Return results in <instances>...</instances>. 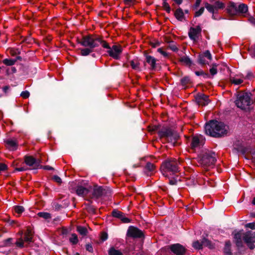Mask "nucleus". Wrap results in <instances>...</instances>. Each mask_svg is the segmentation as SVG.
Instances as JSON below:
<instances>
[{
	"instance_id": "603ef678",
	"label": "nucleus",
	"mask_w": 255,
	"mask_h": 255,
	"mask_svg": "<svg viewBox=\"0 0 255 255\" xmlns=\"http://www.w3.org/2000/svg\"><path fill=\"white\" fill-rule=\"evenodd\" d=\"M245 227L250 228L252 230H255V222L248 223L245 225Z\"/></svg>"
},
{
	"instance_id": "7ed1b4c3",
	"label": "nucleus",
	"mask_w": 255,
	"mask_h": 255,
	"mask_svg": "<svg viewBox=\"0 0 255 255\" xmlns=\"http://www.w3.org/2000/svg\"><path fill=\"white\" fill-rule=\"evenodd\" d=\"M216 155L215 152L205 148L198 155V162L204 167L214 165L217 161Z\"/></svg>"
},
{
	"instance_id": "2eb2a0df",
	"label": "nucleus",
	"mask_w": 255,
	"mask_h": 255,
	"mask_svg": "<svg viewBox=\"0 0 255 255\" xmlns=\"http://www.w3.org/2000/svg\"><path fill=\"white\" fill-rule=\"evenodd\" d=\"M170 249L175 255H185L187 252V249L179 243L171 245Z\"/></svg>"
},
{
	"instance_id": "c9c22d12",
	"label": "nucleus",
	"mask_w": 255,
	"mask_h": 255,
	"mask_svg": "<svg viewBox=\"0 0 255 255\" xmlns=\"http://www.w3.org/2000/svg\"><path fill=\"white\" fill-rule=\"evenodd\" d=\"M192 247L196 250H201L203 248L202 240L201 242L199 241H196L192 244Z\"/></svg>"
},
{
	"instance_id": "a18cd8bd",
	"label": "nucleus",
	"mask_w": 255,
	"mask_h": 255,
	"mask_svg": "<svg viewBox=\"0 0 255 255\" xmlns=\"http://www.w3.org/2000/svg\"><path fill=\"white\" fill-rule=\"evenodd\" d=\"M181 82L183 86H185L190 82V79L187 77H184L181 79Z\"/></svg>"
},
{
	"instance_id": "473e14b6",
	"label": "nucleus",
	"mask_w": 255,
	"mask_h": 255,
	"mask_svg": "<svg viewBox=\"0 0 255 255\" xmlns=\"http://www.w3.org/2000/svg\"><path fill=\"white\" fill-rule=\"evenodd\" d=\"M93 51V50L90 48H85L81 49V55L82 56H86L89 55Z\"/></svg>"
},
{
	"instance_id": "393cba45",
	"label": "nucleus",
	"mask_w": 255,
	"mask_h": 255,
	"mask_svg": "<svg viewBox=\"0 0 255 255\" xmlns=\"http://www.w3.org/2000/svg\"><path fill=\"white\" fill-rule=\"evenodd\" d=\"M204 144H190V150L194 152L200 153L201 150H203V145Z\"/></svg>"
},
{
	"instance_id": "f03ea898",
	"label": "nucleus",
	"mask_w": 255,
	"mask_h": 255,
	"mask_svg": "<svg viewBox=\"0 0 255 255\" xmlns=\"http://www.w3.org/2000/svg\"><path fill=\"white\" fill-rule=\"evenodd\" d=\"M228 129L227 126L216 120L210 121L205 126L206 133L214 137H219L227 134Z\"/></svg>"
},
{
	"instance_id": "6ab92c4d",
	"label": "nucleus",
	"mask_w": 255,
	"mask_h": 255,
	"mask_svg": "<svg viewBox=\"0 0 255 255\" xmlns=\"http://www.w3.org/2000/svg\"><path fill=\"white\" fill-rule=\"evenodd\" d=\"M231 242L230 240L225 241V246L223 248V253L225 255H233L231 252Z\"/></svg>"
},
{
	"instance_id": "bb28decb",
	"label": "nucleus",
	"mask_w": 255,
	"mask_h": 255,
	"mask_svg": "<svg viewBox=\"0 0 255 255\" xmlns=\"http://www.w3.org/2000/svg\"><path fill=\"white\" fill-rule=\"evenodd\" d=\"M77 231L82 236H85L88 234V230L85 227L78 226L77 227Z\"/></svg>"
},
{
	"instance_id": "49530a36",
	"label": "nucleus",
	"mask_w": 255,
	"mask_h": 255,
	"mask_svg": "<svg viewBox=\"0 0 255 255\" xmlns=\"http://www.w3.org/2000/svg\"><path fill=\"white\" fill-rule=\"evenodd\" d=\"M210 72L212 75H214L217 73V65L216 64L213 65L212 67L210 69Z\"/></svg>"
},
{
	"instance_id": "58836bf2",
	"label": "nucleus",
	"mask_w": 255,
	"mask_h": 255,
	"mask_svg": "<svg viewBox=\"0 0 255 255\" xmlns=\"http://www.w3.org/2000/svg\"><path fill=\"white\" fill-rule=\"evenodd\" d=\"M15 212L19 214L24 211V208L22 206H15L13 207Z\"/></svg>"
},
{
	"instance_id": "8fccbe9b",
	"label": "nucleus",
	"mask_w": 255,
	"mask_h": 255,
	"mask_svg": "<svg viewBox=\"0 0 255 255\" xmlns=\"http://www.w3.org/2000/svg\"><path fill=\"white\" fill-rule=\"evenodd\" d=\"M52 178L54 181H55L56 182L59 184H60L62 183V179L58 175H54Z\"/></svg>"
},
{
	"instance_id": "de8ad7c7",
	"label": "nucleus",
	"mask_w": 255,
	"mask_h": 255,
	"mask_svg": "<svg viewBox=\"0 0 255 255\" xmlns=\"http://www.w3.org/2000/svg\"><path fill=\"white\" fill-rule=\"evenodd\" d=\"M205 8L204 7H201L198 11H196L195 13V17H198L200 16L204 11Z\"/></svg>"
},
{
	"instance_id": "c03bdc74",
	"label": "nucleus",
	"mask_w": 255,
	"mask_h": 255,
	"mask_svg": "<svg viewBox=\"0 0 255 255\" xmlns=\"http://www.w3.org/2000/svg\"><path fill=\"white\" fill-rule=\"evenodd\" d=\"M163 7L168 13H170L171 9L169 4L167 2H163Z\"/></svg>"
},
{
	"instance_id": "0eeeda50",
	"label": "nucleus",
	"mask_w": 255,
	"mask_h": 255,
	"mask_svg": "<svg viewBox=\"0 0 255 255\" xmlns=\"http://www.w3.org/2000/svg\"><path fill=\"white\" fill-rule=\"evenodd\" d=\"M232 151L234 154H251L255 155V147L252 144H233Z\"/></svg>"
},
{
	"instance_id": "e2e57ef3",
	"label": "nucleus",
	"mask_w": 255,
	"mask_h": 255,
	"mask_svg": "<svg viewBox=\"0 0 255 255\" xmlns=\"http://www.w3.org/2000/svg\"><path fill=\"white\" fill-rule=\"evenodd\" d=\"M177 183V180L175 178H172L169 181V183L171 185H176Z\"/></svg>"
},
{
	"instance_id": "3c124183",
	"label": "nucleus",
	"mask_w": 255,
	"mask_h": 255,
	"mask_svg": "<svg viewBox=\"0 0 255 255\" xmlns=\"http://www.w3.org/2000/svg\"><path fill=\"white\" fill-rule=\"evenodd\" d=\"M121 221L124 223H128L131 222V220L127 217H126L125 214L123 216L122 218L121 219Z\"/></svg>"
},
{
	"instance_id": "aec40b11",
	"label": "nucleus",
	"mask_w": 255,
	"mask_h": 255,
	"mask_svg": "<svg viewBox=\"0 0 255 255\" xmlns=\"http://www.w3.org/2000/svg\"><path fill=\"white\" fill-rule=\"evenodd\" d=\"M206 141L205 138L201 134L196 135L192 137L191 143H204Z\"/></svg>"
},
{
	"instance_id": "774afa93",
	"label": "nucleus",
	"mask_w": 255,
	"mask_h": 255,
	"mask_svg": "<svg viewBox=\"0 0 255 255\" xmlns=\"http://www.w3.org/2000/svg\"><path fill=\"white\" fill-rule=\"evenodd\" d=\"M249 51L251 54H253L255 56V46H252L249 48Z\"/></svg>"
},
{
	"instance_id": "f704fd0d",
	"label": "nucleus",
	"mask_w": 255,
	"mask_h": 255,
	"mask_svg": "<svg viewBox=\"0 0 255 255\" xmlns=\"http://www.w3.org/2000/svg\"><path fill=\"white\" fill-rule=\"evenodd\" d=\"M130 65L132 68L135 70H139V63L136 60H133L130 61Z\"/></svg>"
},
{
	"instance_id": "c85d7f7f",
	"label": "nucleus",
	"mask_w": 255,
	"mask_h": 255,
	"mask_svg": "<svg viewBox=\"0 0 255 255\" xmlns=\"http://www.w3.org/2000/svg\"><path fill=\"white\" fill-rule=\"evenodd\" d=\"M108 254L109 255H123L121 251L116 250L114 247L110 248L108 251Z\"/></svg>"
},
{
	"instance_id": "338daca9",
	"label": "nucleus",
	"mask_w": 255,
	"mask_h": 255,
	"mask_svg": "<svg viewBox=\"0 0 255 255\" xmlns=\"http://www.w3.org/2000/svg\"><path fill=\"white\" fill-rule=\"evenodd\" d=\"M135 0H124L126 4L131 5L133 4Z\"/></svg>"
},
{
	"instance_id": "cd10ccee",
	"label": "nucleus",
	"mask_w": 255,
	"mask_h": 255,
	"mask_svg": "<svg viewBox=\"0 0 255 255\" xmlns=\"http://www.w3.org/2000/svg\"><path fill=\"white\" fill-rule=\"evenodd\" d=\"M111 214L113 217L121 220L123 216L124 215V213L117 209H114L112 211Z\"/></svg>"
},
{
	"instance_id": "6e6552de",
	"label": "nucleus",
	"mask_w": 255,
	"mask_h": 255,
	"mask_svg": "<svg viewBox=\"0 0 255 255\" xmlns=\"http://www.w3.org/2000/svg\"><path fill=\"white\" fill-rule=\"evenodd\" d=\"M112 192V190L108 187L95 184L93 186L91 198L98 199L102 196H109L111 195Z\"/></svg>"
},
{
	"instance_id": "f8f14e48",
	"label": "nucleus",
	"mask_w": 255,
	"mask_h": 255,
	"mask_svg": "<svg viewBox=\"0 0 255 255\" xmlns=\"http://www.w3.org/2000/svg\"><path fill=\"white\" fill-rule=\"evenodd\" d=\"M248 11V6L244 3L240 4L237 5L234 3L230 4L228 8V13L231 15H234L238 13H245Z\"/></svg>"
},
{
	"instance_id": "e433bc0d",
	"label": "nucleus",
	"mask_w": 255,
	"mask_h": 255,
	"mask_svg": "<svg viewBox=\"0 0 255 255\" xmlns=\"http://www.w3.org/2000/svg\"><path fill=\"white\" fill-rule=\"evenodd\" d=\"M69 241L73 245H76L78 243V239L76 234H72L71 237L69 239Z\"/></svg>"
},
{
	"instance_id": "09e8293b",
	"label": "nucleus",
	"mask_w": 255,
	"mask_h": 255,
	"mask_svg": "<svg viewBox=\"0 0 255 255\" xmlns=\"http://www.w3.org/2000/svg\"><path fill=\"white\" fill-rule=\"evenodd\" d=\"M160 128H159L158 127H157L156 126H153L148 127V131L151 133L155 131H157L158 132V130Z\"/></svg>"
},
{
	"instance_id": "4be33fe9",
	"label": "nucleus",
	"mask_w": 255,
	"mask_h": 255,
	"mask_svg": "<svg viewBox=\"0 0 255 255\" xmlns=\"http://www.w3.org/2000/svg\"><path fill=\"white\" fill-rule=\"evenodd\" d=\"M146 61L150 65L152 69L155 68L156 60L155 58L150 55H147L146 56Z\"/></svg>"
},
{
	"instance_id": "412c9836",
	"label": "nucleus",
	"mask_w": 255,
	"mask_h": 255,
	"mask_svg": "<svg viewBox=\"0 0 255 255\" xmlns=\"http://www.w3.org/2000/svg\"><path fill=\"white\" fill-rule=\"evenodd\" d=\"M174 16L179 21H182L185 19L184 12L181 8H178L175 10Z\"/></svg>"
},
{
	"instance_id": "a878e982",
	"label": "nucleus",
	"mask_w": 255,
	"mask_h": 255,
	"mask_svg": "<svg viewBox=\"0 0 255 255\" xmlns=\"http://www.w3.org/2000/svg\"><path fill=\"white\" fill-rule=\"evenodd\" d=\"M87 200L90 202V203L85 204L87 212L90 214H95L96 212V209L94 207V206L91 205V204L92 203V201L90 199H88Z\"/></svg>"
},
{
	"instance_id": "ddd939ff",
	"label": "nucleus",
	"mask_w": 255,
	"mask_h": 255,
	"mask_svg": "<svg viewBox=\"0 0 255 255\" xmlns=\"http://www.w3.org/2000/svg\"><path fill=\"white\" fill-rule=\"evenodd\" d=\"M126 236L134 239L142 238L144 237L143 231L133 226L128 227Z\"/></svg>"
},
{
	"instance_id": "c756f323",
	"label": "nucleus",
	"mask_w": 255,
	"mask_h": 255,
	"mask_svg": "<svg viewBox=\"0 0 255 255\" xmlns=\"http://www.w3.org/2000/svg\"><path fill=\"white\" fill-rule=\"evenodd\" d=\"M37 216L45 220H48L51 218V214L48 212H40L37 213Z\"/></svg>"
},
{
	"instance_id": "6e6d98bb",
	"label": "nucleus",
	"mask_w": 255,
	"mask_h": 255,
	"mask_svg": "<svg viewBox=\"0 0 255 255\" xmlns=\"http://www.w3.org/2000/svg\"><path fill=\"white\" fill-rule=\"evenodd\" d=\"M39 168H42L44 170H54V168H53L52 167H51L49 165L43 166V165H41L40 164Z\"/></svg>"
},
{
	"instance_id": "b1692460",
	"label": "nucleus",
	"mask_w": 255,
	"mask_h": 255,
	"mask_svg": "<svg viewBox=\"0 0 255 255\" xmlns=\"http://www.w3.org/2000/svg\"><path fill=\"white\" fill-rule=\"evenodd\" d=\"M13 239L9 238L3 240L0 243V247H10L13 244Z\"/></svg>"
},
{
	"instance_id": "69168bd1",
	"label": "nucleus",
	"mask_w": 255,
	"mask_h": 255,
	"mask_svg": "<svg viewBox=\"0 0 255 255\" xmlns=\"http://www.w3.org/2000/svg\"><path fill=\"white\" fill-rule=\"evenodd\" d=\"M61 232H62V235H66L69 233V231L67 228H66L65 227H63L62 228Z\"/></svg>"
},
{
	"instance_id": "0e129e2a",
	"label": "nucleus",
	"mask_w": 255,
	"mask_h": 255,
	"mask_svg": "<svg viewBox=\"0 0 255 255\" xmlns=\"http://www.w3.org/2000/svg\"><path fill=\"white\" fill-rule=\"evenodd\" d=\"M202 1V0H196L195 4L193 6L194 9L197 8L199 6Z\"/></svg>"
},
{
	"instance_id": "4d7b16f0",
	"label": "nucleus",
	"mask_w": 255,
	"mask_h": 255,
	"mask_svg": "<svg viewBox=\"0 0 255 255\" xmlns=\"http://www.w3.org/2000/svg\"><path fill=\"white\" fill-rule=\"evenodd\" d=\"M29 95H30V94H29V92H28L27 91H23L20 94V96L23 98H24V99L28 98Z\"/></svg>"
},
{
	"instance_id": "bf43d9fd",
	"label": "nucleus",
	"mask_w": 255,
	"mask_h": 255,
	"mask_svg": "<svg viewBox=\"0 0 255 255\" xmlns=\"http://www.w3.org/2000/svg\"><path fill=\"white\" fill-rule=\"evenodd\" d=\"M157 51L160 53L161 54H162L164 57H168V53L166 52L165 51H163L162 48H158L157 49Z\"/></svg>"
},
{
	"instance_id": "2f4dec72",
	"label": "nucleus",
	"mask_w": 255,
	"mask_h": 255,
	"mask_svg": "<svg viewBox=\"0 0 255 255\" xmlns=\"http://www.w3.org/2000/svg\"><path fill=\"white\" fill-rule=\"evenodd\" d=\"M16 59H4L2 62L6 66H12L15 64Z\"/></svg>"
},
{
	"instance_id": "7c9ffc66",
	"label": "nucleus",
	"mask_w": 255,
	"mask_h": 255,
	"mask_svg": "<svg viewBox=\"0 0 255 255\" xmlns=\"http://www.w3.org/2000/svg\"><path fill=\"white\" fill-rule=\"evenodd\" d=\"M230 81L232 83L235 85H239L243 82V78H239L238 77H231Z\"/></svg>"
},
{
	"instance_id": "5fc2aeb1",
	"label": "nucleus",
	"mask_w": 255,
	"mask_h": 255,
	"mask_svg": "<svg viewBox=\"0 0 255 255\" xmlns=\"http://www.w3.org/2000/svg\"><path fill=\"white\" fill-rule=\"evenodd\" d=\"M86 251L90 253H93V248L91 244H87L85 246Z\"/></svg>"
},
{
	"instance_id": "052dcab7",
	"label": "nucleus",
	"mask_w": 255,
	"mask_h": 255,
	"mask_svg": "<svg viewBox=\"0 0 255 255\" xmlns=\"http://www.w3.org/2000/svg\"><path fill=\"white\" fill-rule=\"evenodd\" d=\"M108 234L106 232H103L101 236V240L103 242L106 241L108 239Z\"/></svg>"
},
{
	"instance_id": "9d476101",
	"label": "nucleus",
	"mask_w": 255,
	"mask_h": 255,
	"mask_svg": "<svg viewBox=\"0 0 255 255\" xmlns=\"http://www.w3.org/2000/svg\"><path fill=\"white\" fill-rule=\"evenodd\" d=\"M102 46L107 49V53L110 56L115 59H119L122 52L123 48L120 45H113L110 47L105 41L102 43Z\"/></svg>"
},
{
	"instance_id": "37998d69",
	"label": "nucleus",
	"mask_w": 255,
	"mask_h": 255,
	"mask_svg": "<svg viewBox=\"0 0 255 255\" xmlns=\"http://www.w3.org/2000/svg\"><path fill=\"white\" fill-rule=\"evenodd\" d=\"M26 243H30L32 241V237L29 235V233L26 234L24 236L23 242Z\"/></svg>"
},
{
	"instance_id": "ea45409f",
	"label": "nucleus",
	"mask_w": 255,
	"mask_h": 255,
	"mask_svg": "<svg viewBox=\"0 0 255 255\" xmlns=\"http://www.w3.org/2000/svg\"><path fill=\"white\" fill-rule=\"evenodd\" d=\"M6 149L9 151H15L18 148V144H5Z\"/></svg>"
},
{
	"instance_id": "39448f33",
	"label": "nucleus",
	"mask_w": 255,
	"mask_h": 255,
	"mask_svg": "<svg viewBox=\"0 0 255 255\" xmlns=\"http://www.w3.org/2000/svg\"><path fill=\"white\" fill-rule=\"evenodd\" d=\"M160 170L165 177L168 176L167 172H171L172 174L178 172L179 171L177 160L171 158L164 160L160 166Z\"/></svg>"
},
{
	"instance_id": "5701e85b",
	"label": "nucleus",
	"mask_w": 255,
	"mask_h": 255,
	"mask_svg": "<svg viewBox=\"0 0 255 255\" xmlns=\"http://www.w3.org/2000/svg\"><path fill=\"white\" fill-rule=\"evenodd\" d=\"M203 247H207L210 249H213L215 248V244L213 243L211 241L204 237L202 239Z\"/></svg>"
},
{
	"instance_id": "a19ab883",
	"label": "nucleus",
	"mask_w": 255,
	"mask_h": 255,
	"mask_svg": "<svg viewBox=\"0 0 255 255\" xmlns=\"http://www.w3.org/2000/svg\"><path fill=\"white\" fill-rule=\"evenodd\" d=\"M52 206L56 211H59L63 208L62 205L56 202L52 203Z\"/></svg>"
},
{
	"instance_id": "864d4df0",
	"label": "nucleus",
	"mask_w": 255,
	"mask_h": 255,
	"mask_svg": "<svg viewBox=\"0 0 255 255\" xmlns=\"http://www.w3.org/2000/svg\"><path fill=\"white\" fill-rule=\"evenodd\" d=\"M7 168V166L5 164L3 163H0V173L6 170Z\"/></svg>"
},
{
	"instance_id": "72a5a7b5",
	"label": "nucleus",
	"mask_w": 255,
	"mask_h": 255,
	"mask_svg": "<svg viewBox=\"0 0 255 255\" xmlns=\"http://www.w3.org/2000/svg\"><path fill=\"white\" fill-rule=\"evenodd\" d=\"M179 60L183 64L188 66H190L192 63L190 58L187 56H183L180 58Z\"/></svg>"
},
{
	"instance_id": "f257e3e1",
	"label": "nucleus",
	"mask_w": 255,
	"mask_h": 255,
	"mask_svg": "<svg viewBox=\"0 0 255 255\" xmlns=\"http://www.w3.org/2000/svg\"><path fill=\"white\" fill-rule=\"evenodd\" d=\"M243 230L237 232L236 230L232 233L233 236V242L235 245L236 252L235 255H244L247 250L244 242L247 244L248 247L251 250L255 248V232L251 231L243 233Z\"/></svg>"
},
{
	"instance_id": "1a4fd4ad",
	"label": "nucleus",
	"mask_w": 255,
	"mask_h": 255,
	"mask_svg": "<svg viewBox=\"0 0 255 255\" xmlns=\"http://www.w3.org/2000/svg\"><path fill=\"white\" fill-rule=\"evenodd\" d=\"M207 10L213 14L212 17L214 18V14L216 13L219 10L223 9L225 4L221 1H215V0H205L203 2Z\"/></svg>"
},
{
	"instance_id": "4468645a",
	"label": "nucleus",
	"mask_w": 255,
	"mask_h": 255,
	"mask_svg": "<svg viewBox=\"0 0 255 255\" xmlns=\"http://www.w3.org/2000/svg\"><path fill=\"white\" fill-rule=\"evenodd\" d=\"M24 163L29 166H32L33 169H38L41 163V160L37 159L32 156L25 155Z\"/></svg>"
},
{
	"instance_id": "a211bd4d",
	"label": "nucleus",
	"mask_w": 255,
	"mask_h": 255,
	"mask_svg": "<svg viewBox=\"0 0 255 255\" xmlns=\"http://www.w3.org/2000/svg\"><path fill=\"white\" fill-rule=\"evenodd\" d=\"M76 192L78 196H83L87 195L89 192V190L81 185H78L76 187Z\"/></svg>"
},
{
	"instance_id": "423d86ee",
	"label": "nucleus",
	"mask_w": 255,
	"mask_h": 255,
	"mask_svg": "<svg viewBox=\"0 0 255 255\" xmlns=\"http://www.w3.org/2000/svg\"><path fill=\"white\" fill-rule=\"evenodd\" d=\"M104 41L99 37L92 35H89L84 36L79 42V43L84 47H88L93 50L95 48L99 46L100 44L102 45V43Z\"/></svg>"
},
{
	"instance_id": "13d9d810",
	"label": "nucleus",
	"mask_w": 255,
	"mask_h": 255,
	"mask_svg": "<svg viewBox=\"0 0 255 255\" xmlns=\"http://www.w3.org/2000/svg\"><path fill=\"white\" fill-rule=\"evenodd\" d=\"M203 56L207 57L209 60H211L212 59L211 54L210 52L209 51H208V50L206 51L204 53V55H203Z\"/></svg>"
},
{
	"instance_id": "dca6fc26",
	"label": "nucleus",
	"mask_w": 255,
	"mask_h": 255,
	"mask_svg": "<svg viewBox=\"0 0 255 255\" xmlns=\"http://www.w3.org/2000/svg\"><path fill=\"white\" fill-rule=\"evenodd\" d=\"M201 28L199 26L191 27L189 31V36L191 39L195 41L201 35Z\"/></svg>"
},
{
	"instance_id": "20e7f679",
	"label": "nucleus",
	"mask_w": 255,
	"mask_h": 255,
	"mask_svg": "<svg viewBox=\"0 0 255 255\" xmlns=\"http://www.w3.org/2000/svg\"><path fill=\"white\" fill-rule=\"evenodd\" d=\"M158 134L160 138H164L168 142L175 143L179 138L180 136L177 131L169 127H163L158 130Z\"/></svg>"
},
{
	"instance_id": "9b49d317",
	"label": "nucleus",
	"mask_w": 255,
	"mask_h": 255,
	"mask_svg": "<svg viewBox=\"0 0 255 255\" xmlns=\"http://www.w3.org/2000/svg\"><path fill=\"white\" fill-rule=\"evenodd\" d=\"M251 102V98L249 94L240 93L237 96L235 103L238 108L242 110H246L250 105Z\"/></svg>"
},
{
	"instance_id": "680f3d73",
	"label": "nucleus",
	"mask_w": 255,
	"mask_h": 255,
	"mask_svg": "<svg viewBox=\"0 0 255 255\" xmlns=\"http://www.w3.org/2000/svg\"><path fill=\"white\" fill-rule=\"evenodd\" d=\"M195 74L197 76L203 75L204 77H207L208 76V75L205 74L203 71H196L195 72Z\"/></svg>"
},
{
	"instance_id": "f3484780",
	"label": "nucleus",
	"mask_w": 255,
	"mask_h": 255,
	"mask_svg": "<svg viewBox=\"0 0 255 255\" xmlns=\"http://www.w3.org/2000/svg\"><path fill=\"white\" fill-rule=\"evenodd\" d=\"M196 100L198 105L202 106H206L209 102L208 97L202 94H198L196 97Z\"/></svg>"
},
{
	"instance_id": "79ce46f5",
	"label": "nucleus",
	"mask_w": 255,
	"mask_h": 255,
	"mask_svg": "<svg viewBox=\"0 0 255 255\" xmlns=\"http://www.w3.org/2000/svg\"><path fill=\"white\" fill-rule=\"evenodd\" d=\"M15 245L16 246L19 248H22L24 247V242L23 240L21 239H19L18 241H17L15 243Z\"/></svg>"
},
{
	"instance_id": "4c0bfd02",
	"label": "nucleus",
	"mask_w": 255,
	"mask_h": 255,
	"mask_svg": "<svg viewBox=\"0 0 255 255\" xmlns=\"http://www.w3.org/2000/svg\"><path fill=\"white\" fill-rule=\"evenodd\" d=\"M145 169L150 172L153 171L155 169V165L153 163L148 162L145 166Z\"/></svg>"
}]
</instances>
